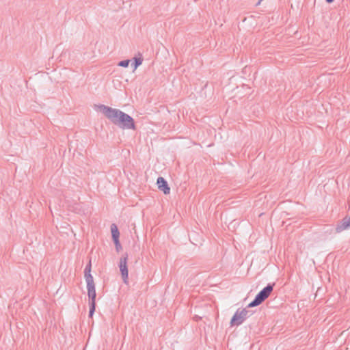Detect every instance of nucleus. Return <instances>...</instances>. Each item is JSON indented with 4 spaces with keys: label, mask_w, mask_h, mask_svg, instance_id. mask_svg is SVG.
<instances>
[{
    "label": "nucleus",
    "mask_w": 350,
    "mask_h": 350,
    "mask_svg": "<svg viewBox=\"0 0 350 350\" xmlns=\"http://www.w3.org/2000/svg\"><path fill=\"white\" fill-rule=\"evenodd\" d=\"M98 108L107 119L120 129L122 130H136L135 120L129 114L118 109L112 108L105 105H98Z\"/></svg>",
    "instance_id": "nucleus-1"
},
{
    "label": "nucleus",
    "mask_w": 350,
    "mask_h": 350,
    "mask_svg": "<svg viewBox=\"0 0 350 350\" xmlns=\"http://www.w3.org/2000/svg\"><path fill=\"white\" fill-rule=\"evenodd\" d=\"M274 286L275 283L268 284L256 295L254 300L248 304L247 308H252L261 304L270 295Z\"/></svg>",
    "instance_id": "nucleus-2"
},
{
    "label": "nucleus",
    "mask_w": 350,
    "mask_h": 350,
    "mask_svg": "<svg viewBox=\"0 0 350 350\" xmlns=\"http://www.w3.org/2000/svg\"><path fill=\"white\" fill-rule=\"evenodd\" d=\"M87 283L88 295L90 299L89 317H92L96 308V288L94 279L85 280Z\"/></svg>",
    "instance_id": "nucleus-3"
},
{
    "label": "nucleus",
    "mask_w": 350,
    "mask_h": 350,
    "mask_svg": "<svg viewBox=\"0 0 350 350\" xmlns=\"http://www.w3.org/2000/svg\"><path fill=\"white\" fill-rule=\"evenodd\" d=\"M252 312L250 310L243 308L241 310L238 309L232 316L230 325L231 326L240 325L246 319L250 317Z\"/></svg>",
    "instance_id": "nucleus-4"
},
{
    "label": "nucleus",
    "mask_w": 350,
    "mask_h": 350,
    "mask_svg": "<svg viewBox=\"0 0 350 350\" xmlns=\"http://www.w3.org/2000/svg\"><path fill=\"white\" fill-rule=\"evenodd\" d=\"M127 259H128V255H127V254H125L124 256H122L120 258V265H119L120 270L121 272V275H122L123 281L125 284L127 283L128 276H129L128 267H127Z\"/></svg>",
    "instance_id": "nucleus-5"
},
{
    "label": "nucleus",
    "mask_w": 350,
    "mask_h": 350,
    "mask_svg": "<svg viewBox=\"0 0 350 350\" xmlns=\"http://www.w3.org/2000/svg\"><path fill=\"white\" fill-rule=\"evenodd\" d=\"M157 185H158V188L162 191L165 195L170 194V188L164 178L161 176L159 177L157 180Z\"/></svg>",
    "instance_id": "nucleus-6"
},
{
    "label": "nucleus",
    "mask_w": 350,
    "mask_h": 350,
    "mask_svg": "<svg viewBox=\"0 0 350 350\" xmlns=\"http://www.w3.org/2000/svg\"><path fill=\"white\" fill-rule=\"evenodd\" d=\"M350 227V216L343 218L336 226V231L341 232L342 231Z\"/></svg>",
    "instance_id": "nucleus-7"
},
{
    "label": "nucleus",
    "mask_w": 350,
    "mask_h": 350,
    "mask_svg": "<svg viewBox=\"0 0 350 350\" xmlns=\"http://www.w3.org/2000/svg\"><path fill=\"white\" fill-rule=\"evenodd\" d=\"M91 268L92 265L91 261H90L84 269V277L85 280L94 279L93 276L91 275Z\"/></svg>",
    "instance_id": "nucleus-8"
},
{
    "label": "nucleus",
    "mask_w": 350,
    "mask_h": 350,
    "mask_svg": "<svg viewBox=\"0 0 350 350\" xmlns=\"http://www.w3.org/2000/svg\"><path fill=\"white\" fill-rule=\"evenodd\" d=\"M111 232L113 240L119 239L120 232L117 226L115 224H112L111 225Z\"/></svg>",
    "instance_id": "nucleus-9"
},
{
    "label": "nucleus",
    "mask_w": 350,
    "mask_h": 350,
    "mask_svg": "<svg viewBox=\"0 0 350 350\" xmlns=\"http://www.w3.org/2000/svg\"><path fill=\"white\" fill-rule=\"evenodd\" d=\"M143 62V59L142 57H134L133 62L131 66L133 67V69L135 70L138 66H139Z\"/></svg>",
    "instance_id": "nucleus-10"
},
{
    "label": "nucleus",
    "mask_w": 350,
    "mask_h": 350,
    "mask_svg": "<svg viewBox=\"0 0 350 350\" xmlns=\"http://www.w3.org/2000/svg\"><path fill=\"white\" fill-rule=\"evenodd\" d=\"M129 63H130V60L129 59H125V60L120 61L118 64V66H121V67H124V68H127L129 66Z\"/></svg>",
    "instance_id": "nucleus-11"
},
{
    "label": "nucleus",
    "mask_w": 350,
    "mask_h": 350,
    "mask_svg": "<svg viewBox=\"0 0 350 350\" xmlns=\"http://www.w3.org/2000/svg\"><path fill=\"white\" fill-rule=\"evenodd\" d=\"M113 243L116 245V249L118 252L120 251V250L122 249V246L120 245V241H119V239H115V240H113Z\"/></svg>",
    "instance_id": "nucleus-12"
},
{
    "label": "nucleus",
    "mask_w": 350,
    "mask_h": 350,
    "mask_svg": "<svg viewBox=\"0 0 350 350\" xmlns=\"http://www.w3.org/2000/svg\"><path fill=\"white\" fill-rule=\"evenodd\" d=\"M334 0H325V1L328 3H331L334 1Z\"/></svg>",
    "instance_id": "nucleus-13"
},
{
    "label": "nucleus",
    "mask_w": 350,
    "mask_h": 350,
    "mask_svg": "<svg viewBox=\"0 0 350 350\" xmlns=\"http://www.w3.org/2000/svg\"><path fill=\"white\" fill-rule=\"evenodd\" d=\"M262 1V0H259V1L256 3V6L259 5L260 4V3H261V1Z\"/></svg>",
    "instance_id": "nucleus-14"
}]
</instances>
